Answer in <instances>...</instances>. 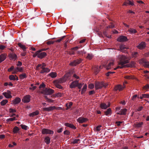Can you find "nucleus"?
Returning a JSON list of instances; mask_svg holds the SVG:
<instances>
[{"label": "nucleus", "instance_id": "obj_21", "mask_svg": "<svg viewBox=\"0 0 149 149\" xmlns=\"http://www.w3.org/2000/svg\"><path fill=\"white\" fill-rule=\"evenodd\" d=\"M38 54V58H42L47 55L46 53L45 52H41Z\"/></svg>", "mask_w": 149, "mask_h": 149}, {"label": "nucleus", "instance_id": "obj_36", "mask_svg": "<svg viewBox=\"0 0 149 149\" xmlns=\"http://www.w3.org/2000/svg\"><path fill=\"white\" fill-rule=\"evenodd\" d=\"M87 86L86 84H85L81 92V94H83L86 91Z\"/></svg>", "mask_w": 149, "mask_h": 149}, {"label": "nucleus", "instance_id": "obj_9", "mask_svg": "<svg viewBox=\"0 0 149 149\" xmlns=\"http://www.w3.org/2000/svg\"><path fill=\"white\" fill-rule=\"evenodd\" d=\"M79 83L78 80H75L71 83L70 85V87L71 88H74L77 87Z\"/></svg>", "mask_w": 149, "mask_h": 149}, {"label": "nucleus", "instance_id": "obj_26", "mask_svg": "<svg viewBox=\"0 0 149 149\" xmlns=\"http://www.w3.org/2000/svg\"><path fill=\"white\" fill-rule=\"evenodd\" d=\"M39 113L38 111H35L32 112L29 114L30 117H33L34 116L38 115Z\"/></svg>", "mask_w": 149, "mask_h": 149}, {"label": "nucleus", "instance_id": "obj_55", "mask_svg": "<svg viewBox=\"0 0 149 149\" xmlns=\"http://www.w3.org/2000/svg\"><path fill=\"white\" fill-rule=\"evenodd\" d=\"M80 140L79 139H74L73 140V141L72 142V143L73 144H75L78 143V142L80 141Z\"/></svg>", "mask_w": 149, "mask_h": 149}, {"label": "nucleus", "instance_id": "obj_6", "mask_svg": "<svg viewBox=\"0 0 149 149\" xmlns=\"http://www.w3.org/2000/svg\"><path fill=\"white\" fill-rule=\"evenodd\" d=\"M70 75V74H65L64 77L60 78L57 80L58 83L62 84L65 82L67 79L69 77Z\"/></svg>", "mask_w": 149, "mask_h": 149}, {"label": "nucleus", "instance_id": "obj_13", "mask_svg": "<svg viewBox=\"0 0 149 149\" xmlns=\"http://www.w3.org/2000/svg\"><path fill=\"white\" fill-rule=\"evenodd\" d=\"M88 120L87 118L82 117H80L77 120V122L79 123H82L85 122Z\"/></svg>", "mask_w": 149, "mask_h": 149}, {"label": "nucleus", "instance_id": "obj_52", "mask_svg": "<svg viewBox=\"0 0 149 149\" xmlns=\"http://www.w3.org/2000/svg\"><path fill=\"white\" fill-rule=\"evenodd\" d=\"M115 73V72H108L107 73H106V75L108 77L111 74L114 73Z\"/></svg>", "mask_w": 149, "mask_h": 149}, {"label": "nucleus", "instance_id": "obj_16", "mask_svg": "<svg viewBox=\"0 0 149 149\" xmlns=\"http://www.w3.org/2000/svg\"><path fill=\"white\" fill-rule=\"evenodd\" d=\"M20 98L19 97H16L15 99L12 101L13 103L14 104H16L19 103L21 102Z\"/></svg>", "mask_w": 149, "mask_h": 149}, {"label": "nucleus", "instance_id": "obj_64", "mask_svg": "<svg viewBox=\"0 0 149 149\" xmlns=\"http://www.w3.org/2000/svg\"><path fill=\"white\" fill-rule=\"evenodd\" d=\"M45 87V85L43 83H42L39 86V88H44Z\"/></svg>", "mask_w": 149, "mask_h": 149}, {"label": "nucleus", "instance_id": "obj_63", "mask_svg": "<svg viewBox=\"0 0 149 149\" xmlns=\"http://www.w3.org/2000/svg\"><path fill=\"white\" fill-rule=\"evenodd\" d=\"M36 87H37L36 86H34L33 87H30L29 89L30 90L33 91L36 88Z\"/></svg>", "mask_w": 149, "mask_h": 149}, {"label": "nucleus", "instance_id": "obj_37", "mask_svg": "<svg viewBox=\"0 0 149 149\" xmlns=\"http://www.w3.org/2000/svg\"><path fill=\"white\" fill-rule=\"evenodd\" d=\"M111 113V109L110 108L107 109V110L104 112V113L105 115L107 116L109 114H110Z\"/></svg>", "mask_w": 149, "mask_h": 149}, {"label": "nucleus", "instance_id": "obj_2", "mask_svg": "<svg viewBox=\"0 0 149 149\" xmlns=\"http://www.w3.org/2000/svg\"><path fill=\"white\" fill-rule=\"evenodd\" d=\"M54 93V90L51 88H46L41 92V93L45 95H51Z\"/></svg>", "mask_w": 149, "mask_h": 149}, {"label": "nucleus", "instance_id": "obj_20", "mask_svg": "<svg viewBox=\"0 0 149 149\" xmlns=\"http://www.w3.org/2000/svg\"><path fill=\"white\" fill-rule=\"evenodd\" d=\"M78 48L79 47H76L71 48V50L69 52V54L70 55L74 54V51L78 49Z\"/></svg>", "mask_w": 149, "mask_h": 149}, {"label": "nucleus", "instance_id": "obj_48", "mask_svg": "<svg viewBox=\"0 0 149 149\" xmlns=\"http://www.w3.org/2000/svg\"><path fill=\"white\" fill-rule=\"evenodd\" d=\"M56 87L60 89H62L63 88L62 86L61 85L59 84H56Z\"/></svg>", "mask_w": 149, "mask_h": 149}, {"label": "nucleus", "instance_id": "obj_50", "mask_svg": "<svg viewBox=\"0 0 149 149\" xmlns=\"http://www.w3.org/2000/svg\"><path fill=\"white\" fill-rule=\"evenodd\" d=\"M65 36H63L61 38H60L57 40L55 41L56 42H60L65 37Z\"/></svg>", "mask_w": 149, "mask_h": 149}, {"label": "nucleus", "instance_id": "obj_1", "mask_svg": "<svg viewBox=\"0 0 149 149\" xmlns=\"http://www.w3.org/2000/svg\"><path fill=\"white\" fill-rule=\"evenodd\" d=\"M117 58L119 60L118 64L119 65L124 67L125 66L124 65L129 63V58L127 56L119 54L117 56Z\"/></svg>", "mask_w": 149, "mask_h": 149}, {"label": "nucleus", "instance_id": "obj_5", "mask_svg": "<svg viewBox=\"0 0 149 149\" xmlns=\"http://www.w3.org/2000/svg\"><path fill=\"white\" fill-rule=\"evenodd\" d=\"M41 132L43 134H53L54 133L53 131L46 128L42 129V130Z\"/></svg>", "mask_w": 149, "mask_h": 149}, {"label": "nucleus", "instance_id": "obj_34", "mask_svg": "<svg viewBox=\"0 0 149 149\" xmlns=\"http://www.w3.org/2000/svg\"><path fill=\"white\" fill-rule=\"evenodd\" d=\"M143 124V123L142 122L136 124H134L135 127L138 128L141 127Z\"/></svg>", "mask_w": 149, "mask_h": 149}, {"label": "nucleus", "instance_id": "obj_40", "mask_svg": "<svg viewBox=\"0 0 149 149\" xmlns=\"http://www.w3.org/2000/svg\"><path fill=\"white\" fill-rule=\"evenodd\" d=\"M19 77L21 79H23L27 77L26 74L25 73H23L19 75Z\"/></svg>", "mask_w": 149, "mask_h": 149}, {"label": "nucleus", "instance_id": "obj_22", "mask_svg": "<svg viewBox=\"0 0 149 149\" xmlns=\"http://www.w3.org/2000/svg\"><path fill=\"white\" fill-rule=\"evenodd\" d=\"M64 125L65 126L69 127L72 129H76V127L74 125L71 123H65Z\"/></svg>", "mask_w": 149, "mask_h": 149}, {"label": "nucleus", "instance_id": "obj_30", "mask_svg": "<svg viewBox=\"0 0 149 149\" xmlns=\"http://www.w3.org/2000/svg\"><path fill=\"white\" fill-rule=\"evenodd\" d=\"M18 45V46L22 48L24 51H26V48L24 45H22L21 43H19Z\"/></svg>", "mask_w": 149, "mask_h": 149}, {"label": "nucleus", "instance_id": "obj_33", "mask_svg": "<svg viewBox=\"0 0 149 149\" xmlns=\"http://www.w3.org/2000/svg\"><path fill=\"white\" fill-rule=\"evenodd\" d=\"M72 104L73 103L72 102H70L69 103L66 104V106L67 107L66 109L68 110L72 106Z\"/></svg>", "mask_w": 149, "mask_h": 149}, {"label": "nucleus", "instance_id": "obj_45", "mask_svg": "<svg viewBox=\"0 0 149 149\" xmlns=\"http://www.w3.org/2000/svg\"><path fill=\"white\" fill-rule=\"evenodd\" d=\"M9 79L11 80H15L16 79L14 76L13 75H11L9 76Z\"/></svg>", "mask_w": 149, "mask_h": 149}, {"label": "nucleus", "instance_id": "obj_7", "mask_svg": "<svg viewBox=\"0 0 149 149\" xmlns=\"http://www.w3.org/2000/svg\"><path fill=\"white\" fill-rule=\"evenodd\" d=\"M82 61V59L81 58L77 59L73 61L70 63V65L72 66H75L77 65L80 63Z\"/></svg>", "mask_w": 149, "mask_h": 149}, {"label": "nucleus", "instance_id": "obj_23", "mask_svg": "<svg viewBox=\"0 0 149 149\" xmlns=\"http://www.w3.org/2000/svg\"><path fill=\"white\" fill-rule=\"evenodd\" d=\"M123 5L127 6L128 5L133 6L134 3L130 0H127L125 1L123 3Z\"/></svg>", "mask_w": 149, "mask_h": 149}, {"label": "nucleus", "instance_id": "obj_38", "mask_svg": "<svg viewBox=\"0 0 149 149\" xmlns=\"http://www.w3.org/2000/svg\"><path fill=\"white\" fill-rule=\"evenodd\" d=\"M8 102V100H3L0 102L1 104V106H4Z\"/></svg>", "mask_w": 149, "mask_h": 149}, {"label": "nucleus", "instance_id": "obj_61", "mask_svg": "<svg viewBox=\"0 0 149 149\" xmlns=\"http://www.w3.org/2000/svg\"><path fill=\"white\" fill-rule=\"evenodd\" d=\"M88 87L91 89H92L94 87V85L93 84H91L89 85Z\"/></svg>", "mask_w": 149, "mask_h": 149}, {"label": "nucleus", "instance_id": "obj_47", "mask_svg": "<svg viewBox=\"0 0 149 149\" xmlns=\"http://www.w3.org/2000/svg\"><path fill=\"white\" fill-rule=\"evenodd\" d=\"M20 126L21 127V128L22 129L25 130H26L27 129V128L28 127L25 125H21Z\"/></svg>", "mask_w": 149, "mask_h": 149}, {"label": "nucleus", "instance_id": "obj_11", "mask_svg": "<svg viewBox=\"0 0 149 149\" xmlns=\"http://www.w3.org/2000/svg\"><path fill=\"white\" fill-rule=\"evenodd\" d=\"M120 49L119 50L120 51L123 53H125L126 52V51L125 49H129L128 47H127L124 45H120Z\"/></svg>", "mask_w": 149, "mask_h": 149}, {"label": "nucleus", "instance_id": "obj_4", "mask_svg": "<svg viewBox=\"0 0 149 149\" xmlns=\"http://www.w3.org/2000/svg\"><path fill=\"white\" fill-rule=\"evenodd\" d=\"M139 63L145 67L149 68V62L147 61L145 59L142 58L139 60Z\"/></svg>", "mask_w": 149, "mask_h": 149}, {"label": "nucleus", "instance_id": "obj_58", "mask_svg": "<svg viewBox=\"0 0 149 149\" xmlns=\"http://www.w3.org/2000/svg\"><path fill=\"white\" fill-rule=\"evenodd\" d=\"M137 97V95H135L133 96L132 98V100L133 101H134L136 100V98Z\"/></svg>", "mask_w": 149, "mask_h": 149}, {"label": "nucleus", "instance_id": "obj_57", "mask_svg": "<svg viewBox=\"0 0 149 149\" xmlns=\"http://www.w3.org/2000/svg\"><path fill=\"white\" fill-rule=\"evenodd\" d=\"M102 127L101 125H99L96 127V131L99 132L100 130V127Z\"/></svg>", "mask_w": 149, "mask_h": 149}, {"label": "nucleus", "instance_id": "obj_56", "mask_svg": "<svg viewBox=\"0 0 149 149\" xmlns=\"http://www.w3.org/2000/svg\"><path fill=\"white\" fill-rule=\"evenodd\" d=\"M77 54L79 55H83V54H85V52H84L82 50L81 51H77Z\"/></svg>", "mask_w": 149, "mask_h": 149}, {"label": "nucleus", "instance_id": "obj_25", "mask_svg": "<svg viewBox=\"0 0 149 149\" xmlns=\"http://www.w3.org/2000/svg\"><path fill=\"white\" fill-rule=\"evenodd\" d=\"M6 58L5 54H1L0 55V63L4 61Z\"/></svg>", "mask_w": 149, "mask_h": 149}, {"label": "nucleus", "instance_id": "obj_14", "mask_svg": "<svg viewBox=\"0 0 149 149\" xmlns=\"http://www.w3.org/2000/svg\"><path fill=\"white\" fill-rule=\"evenodd\" d=\"M55 108V106H51L48 107H44L42 108L43 111H49L54 110V108Z\"/></svg>", "mask_w": 149, "mask_h": 149}, {"label": "nucleus", "instance_id": "obj_19", "mask_svg": "<svg viewBox=\"0 0 149 149\" xmlns=\"http://www.w3.org/2000/svg\"><path fill=\"white\" fill-rule=\"evenodd\" d=\"M46 66V64L44 63H42V64H38L36 67V70H40V68H45V67Z\"/></svg>", "mask_w": 149, "mask_h": 149}, {"label": "nucleus", "instance_id": "obj_28", "mask_svg": "<svg viewBox=\"0 0 149 149\" xmlns=\"http://www.w3.org/2000/svg\"><path fill=\"white\" fill-rule=\"evenodd\" d=\"M44 141L47 144H49L50 142V139L49 136H47L45 138Z\"/></svg>", "mask_w": 149, "mask_h": 149}, {"label": "nucleus", "instance_id": "obj_12", "mask_svg": "<svg viewBox=\"0 0 149 149\" xmlns=\"http://www.w3.org/2000/svg\"><path fill=\"white\" fill-rule=\"evenodd\" d=\"M146 47V43L145 42H141L139 45L137 46V48L140 49H144Z\"/></svg>", "mask_w": 149, "mask_h": 149}, {"label": "nucleus", "instance_id": "obj_24", "mask_svg": "<svg viewBox=\"0 0 149 149\" xmlns=\"http://www.w3.org/2000/svg\"><path fill=\"white\" fill-rule=\"evenodd\" d=\"M124 87H122L120 85H118L116 86L115 88V90L116 91L118 90L120 91L122 90L124 88Z\"/></svg>", "mask_w": 149, "mask_h": 149}, {"label": "nucleus", "instance_id": "obj_53", "mask_svg": "<svg viewBox=\"0 0 149 149\" xmlns=\"http://www.w3.org/2000/svg\"><path fill=\"white\" fill-rule=\"evenodd\" d=\"M132 55L133 57L136 58L137 57L138 55V53L137 52H135L132 54Z\"/></svg>", "mask_w": 149, "mask_h": 149}, {"label": "nucleus", "instance_id": "obj_29", "mask_svg": "<svg viewBox=\"0 0 149 149\" xmlns=\"http://www.w3.org/2000/svg\"><path fill=\"white\" fill-rule=\"evenodd\" d=\"M100 107L102 109H105L107 108V106L106 104L102 103L100 104Z\"/></svg>", "mask_w": 149, "mask_h": 149}, {"label": "nucleus", "instance_id": "obj_32", "mask_svg": "<svg viewBox=\"0 0 149 149\" xmlns=\"http://www.w3.org/2000/svg\"><path fill=\"white\" fill-rule=\"evenodd\" d=\"M49 75L52 78H55L57 76L56 73L55 72H51Z\"/></svg>", "mask_w": 149, "mask_h": 149}, {"label": "nucleus", "instance_id": "obj_42", "mask_svg": "<svg viewBox=\"0 0 149 149\" xmlns=\"http://www.w3.org/2000/svg\"><path fill=\"white\" fill-rule=\"evenodd\" d=\"M17 119H16V117H14L13 118H10L6 120V121L7 122H9L10 121H14V120H16Z\"/></svg>", "mask_w": 149, "mask_h": 149}, {"label": "nucleus", "instance_id": "obj_10", "mask_svg": "<svg viewBox=\"0 0 149 149\" xmlns=\"http://www.w3.org/2000/svg\"><path fill=\"white\" fill-rule=\"evenodd\" d=\"M127 39L126 37L121 36L117 39V40L119 42H122L127 41Z\"/></svg>", "mask_w": 149, "mask_h": 149}, {"label": "nucleus", "instance_id": "obj_41", "mask_svg": "<svg viewBox=\"0 0 149 149\" xmlns=\"http://www.w3.org/2000/svg\"><path fill=\"white\" fill-rule=\"evenodd\" d=\"M129 31L131 33H134L137 32V31L135 29L132 28L129 29Z\"/></svg>", "mask_w": 149, "mask_h": 149}, {"label": "nucleus", "instance_id": "obj_43", "mask_svg": "<svg viewBox=\"0 0 149 149\" xmlns=\"http://www.w3.org/2000/svg\"><path fill=\"white\" fill-rule=\"evenodd\" d=\"M111 24L110 25H109L106 27V29H107L108 28L112 29L114 28H115V26L114 25V24H113L112 23H111Z\"/></svg>", "mask_w": 149, "mask_h": 149}, {"label": "nucleus", "instance_id": "obj_54", "mask_svg": "<svg viewBox=\"0 0 149 149\" xmlns=\"http://www.w3.org/2000/svg\"><path fill=\"white\" fill-rule=\"evenodd\" d=\"M143 89L145 90H147L149 89V84H147L143 86Z\"/></svg>", "mask_w": 149, "mask_h": 149}, {"label": "nucleus", "instance_id": "obj_49", "mask_svg": "<svg viewBox=\"0 0 149 149\" xmlns=\"http://www.w3.org/2000/svg\"><path fill=\"white\" fill-rule=\"evenodd\" d=\"M55 42L54 41L49 40L47 42V44L48 45H50L53 44Z\"/></svg>", "mask_w": 149, "mask_h": 149}, {"label": "nucleus", "instance_id": "obj_62", "mask_svg": "<svg viewBox=\"0 0 149 149\" xmlns=\"http://www.w3.org/2000/svg\"><path fill=\"white\" fill-rule=\"evenodd\" d=\"M143 96L144 98H149V94H143Z\"/></svg>", "mask_w": 149, "mask_h": 149}, {"label": "nucleus", "instance_id": "obj_3", "mask_svg": "<svg viewBox=\"0 0 149 149\" xmlns=\"http://www.w3.org/2000/svg\"><path fill=\"white\" fill-rule=\"evenodd\" d=\"M107 86V85L106 84H104L103 82H95V87L96 89L101 88L103 87H105Z\"/></svg>", "mask_w": 149, "mask_h": 149}, {"label": "nucleus", "instance_id": "obj_31", "mask_svg": "<svg viewBox=\"0 0 149 149\" xmlns=\"http://www.w3.org/2000/svg\"><path fill=\"white\" fill-rule=\"evenodd\" d=\"M127 110L126 109H122L120 111V112L122 115H125L126 114V113L127 111Z\"/></svg>", "mask_w": 149, "mask_h": 149}, {"label": "nucleus", "instance_id": "obj_35", "mask_svg": "<svg viewBox=\"0 0 149 149\" xmlns=\"http://www.w3.org/2000/svg\"><path fill=\"white\" fill-rule=\"evenodd\" d=\"M2 95L6 98H10L12 97L11 95H9L8 94H7L6 92L3 93Z\"/></svg>", "mask_w": 149, "mask_h": 149}, {"label": "nucleus", "instance_id": "obj_17", "mask_svg": "<svg viewBox=\"0 0 149 149\" xmlns=\"http://www.w3.org/2000/svg\"><path fill=\"white\" fill-rule=\"evenodd\" d=\"M41 69L42 70H41L40 72L42 74H44L45 73H48L50 71V70L48 68H41Z\"/></svg>", "mask_w": 149, "mask_h": 149}, {"label": "nucleus", "instance_id": "obj_18", "mask_svg": "<svg viewBox=\"0 0 149 149\" xmlns=\"http://www.w3.org/2000/svg\"><path fill=\"white\" fill-rule=\"evenodd\" d=\"M8 56L10 60H16L17 58L16 55L14 53H10L8 55Z\"/></svg>", "mask_w": 149, "mask_h": 149}, {"label": "nucleus", "instance_id": "obj_15", "mask_svg": "<svg viewBox=\"0 0 149 149\" xmlns=\"http://www.w3.org/2000/svg\"><path fill=\"white\" fill-rule=\"evenodd\" d=\"M114 65V62H111L109 63L107 65H104V67L107 70H108L110 69Z\"/></svg>", "mask_w": 149, "mask_h": 149}, {"label": "nucleus", "instance_id": "obj_8", "mask_svg": "<svg viewBox=\"0 0 149 149\" xmlns=\"http://www.w3.org/2000/svg\"><path fill=\"white\" fill-rule=\"evenodd\" d=\"M31 96L30 95H26L24 97L22 101V102L24 103H29L31 100Z\"/></svg>", "mask_w": 149, "mask_h": 149}, {"label": "nucleus", "instance_id": "obj_39", "mask_svg": "<svg viewBox=\"0 0 149 149\" xmlns=\"http://www.w3.org/2000/svg\"><path fill=\"white\" fill-rule=\"evenodd\" d=\"M19 130V129L18 127L17 126L15 127L13 129V132L15 134L17 133Z\"/></svg>", "mask_w": 149, "mask_h": 149}, {"label": "nucleus", "instance_id": "obj_27", "mask_svg": "<svg viewBox=\"0 0 149 149\" xmlns=\"http://www.w3.org/2000/svg\"><path fill=\"white\" fill-rule=\"evenodd\" d=\"M47 49H42L40 50H38V51H37L36 52V53H35L33 55V57H35L36 56H37L38 57V53L39 52H42V51L46 50H47Z\"/></svg>", "mask_w": 149, "mask_h": 149}, {"label": "nucleus", "instance_id": "obj_44", "mask_svg": "<svg viewBox=\"0 0 149 149\" xmlns=\"http://www.w3.org/2000/svg\"><path fill=\"white\" fill-rule=\"evenodd\" d=\"M93 56L92 54H88L86 57V58L88 59L91 60L93 58Z\"/></svg>", "mask_w": 149, "mask_h": 149}, {"label": "nucleus", "instance_id": "obj_46", "mask_svg": "<svg viewBox=\"0 0 149 149\" xmlns=\"http://www.w3.org/2000/svg\"><path fill=\"white\" fill-rule=\"evenodd\" d=\"M95 73L97 74L100 71L99 69L98 68V67H96L94 69Z\"/></svg>", "mask_w": 149, "mask_h": 149}, {"label": "nucleus", "instance_id": "obj_59", "mask_svg": "<svg viewBox=\"0 0 149 149\" xmlns=\"http://www.w3.org/2000/svg\"><path fill=\"white\" fill-rule=\"evenodd\" d=\"M63 134H64L69 135L70 134V132L68 130H66L64 132Z\"/></svg>", "mask_w": 149, "mask_h": 149}, {"label": "nucleus", "instance_id": "obj_60", "mask_svg": "<svg viewBox=\"0 0 149 149\" xmlns=\"http://www.w3.org/2000/svg\"><path fill=\"white\" fill-rule=\"evenodd\" d=\"M14 69V67L13 66H12L10 68H9L8 70V72H10L12 71H13Z\"/></svg>", "mask_w": 149, "mask_h": 149}, {"label": "nucleus", "instance_id": "obj_51", "mask_svg": "<svg viewBox=\"0 0 149 149\" xmlns=\"http://www.w3.org/2000/svg\"><path fill=\"white\" fill-rule=\"evenodd\" d=\"M9 112L10 113H13L16 112V110L12 108H10L9 109Z\"/></svg>", "mask_w": 149, "mask_h": 149}]
</instances>
